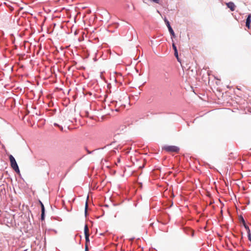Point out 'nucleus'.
Returning a JSON list of instances; mask_svg holds the SVG:
<instances>
[{
	"instance_id": "obj_13",
	"label": "nucleus",
	"mask_w": 251,
	"mask_h": 251,
	"mask_svg": "<svg viewBox=\"0 0 251 251\" xmlns=\"http://www.w3.org/2000/svg\"><path fill=\"white\" fill-rule=\"evenodd\" d=\"M54 125H55V126H58V127H59L60 129L61 130H63V127H62V126H59V125H57V124H54Z\"/></svg>"
},
{
	"instance_id": "obj_9",
	"label": "nucleus",
	"mask_w": 251,
	"mask_h": 251,
	"mask_svg": "<svg viewBox=\"0 0 251 251\" xmlns=\"http://www.w3.org/2000/svg\"><path fill=\"white\" fill-rule=\"evenodd\" d=\"M245 229H246L247 233H248V238L250 241H251V234L250 233V229L249 228V227L248 226H246Z\"/></svg>"
},
{
	"instance_id": "obj_3",
	"label": "nucleus",
	"mask_w": 251,
	"mask_h": 251,
	"mask_svg": "<svg viewBox=\"0 0 251 251\" xmlns=\"http://www.w3.org/2000/svg\"><path fill=\"white\" fill-rule=\"evenodd\" d=\"M165 21L166 25L168 28L170 33H171V34L172 36H175V32H174V30H173L172 28L171 27V26L170 25L169 22L168 21H167V20H165Z\"/></svg>"
},
{
	"instance_id": "obj_15",
	"label": "nucleus",
	"mask_w": 251,
	"mask_h": 251,
	"mask_svg": "<svg viewBox=\"0 0 251 251\" xmlns=\"http://www.w3.org/2000/svg\"><path fill=\"white\" fill-rule=\"evenodd\" d=\"M120 162V159H118V162Z\"/></svg>"
},
{
	"instance_id": "obj_12",
	"label": "nucleus",
	"mask_w": 251,
	"mask_h": 251,
	"mask_svg": "<svg viewBox=\"0 0 251 251\" xmlns=\"http://www.w3.org/2000/svg\"><path fill=\"white\" fill-rule=\"evenodd\" d=\"M85 251H88V245H87V244H85Z\"/></svg>"
},
{
	"instance_id": "obj_4",
	"label": "nucleus",
	"mask_w": 251,
	"mask_h": 251,
	"mask_svg": "<svg viewBox=\"0 0 251 251\" xmlns=\"http://www.w3.org/2000/svg\"><path fill=\"white\" fill-rule=\"evenodd\" d=\"M251 14H249L248 16V17L246 19V26L248 28H251Z\"/></svg>"
},
{
	"instance_id": "obj_14",
	"label": "nucleus",
	"mask_w": 251,
	"mask_h": 251,
	"mask_svg": "<svg viewBox=\"0 0 251 251\" xmlns=\"http://www.w3.org/2000/svg\"><path fill=\"white\" fill-rule=\"evenodd\" d=\"M87 208H88V203L86 201V203H85V211H86V210H87Z\"/></svg>"
},
{
	"instance_id": "obj_19",
	"label": "nucleus",
	"mask_w": 251,
	"mask_h": 251,
	"mask_svg": "<svg viewBox=\"0 0 251 251\" xmlns=\"http://www.w3.org/2000/svg\"><path fill=\"white\" fill-rule=\"evenodd\" d=\"M24 251H26V250Z\"/></svg>"
},
{
	"instance_id": "obj_18",
	"label": "nucleus",
	"mask_w": 251,
	"mask_h": 251,
	"mask_svg": "<svg viewBox=\"0 0 251 251\" xmlns=\"http://www.w3.org/2000/svg\"><path fill=\"white\" fill-rule=\"evenodd\" d=\"M236 211H237V207L236 208Z\"/></svg>"
},
{
	"instance_id": "obj_5",
	"label": "nucleus",
	"mask_w": 251,
	"mask_h": 251,
	"mask_svg": "<svg viewBox=\"0 0 251 251\" xmlns=\"http://www.w3.org/2000/svg\"><path fill=\"white\" fill-rule=\"evenodd\" d=\"M39 203L41 206V212H42L41 219H42V220H44V215H45V207H44L43 203L40 201H39Z\"/></svg>"
},
{
	"instance_id": "obj_8",
	"label": "nucleus",
	"mask_w": 251,
	"mask_h": 251,
	"mask_svg": "<svg viewBox=\"0 0 251 251\" xmlns=\"http://www.w3.org/2000/svg\"><path fill=\"white\" fill-rule=\"evenodd\" d=\"M226 4L227 6L229 8H230L231 11H234V7H235L234 3H233L232 2H229L226 3Z\"/></svg>"
},
{
	"instance_id": "obj_1",
	"label": "nucleus",
	"mask_w": 251,
	"mask_h": 251,
	"mask_svg": "<svg viewBox=\"0 0 251 251\" xmlns=\"http://www.w3.org/2000/svg\"><path fill=\"white\" fill-rule=\"evenodd\" d=\"M9 160L10 162V164L11 168L17 173H20V170L19 169L17 163L14 158V157L12 155H10L9 156Z\"/></svg>"
},
{
	"instance_id": "obj_2",
	"label": "nucleus",
	"mask_w": 251,
	"mask_h": 251,
	"mask_svg": "<svg viewBox=\"0 0 251 251\" xmlns=\"http://www.w3.org/2000/svg\"><path fill=\"white\" fill-rule=\"evenodd\" d=\"M162 149L169 152H178L179 150V148L175 146H165Z\"/></svg>"
},
{
	"instance_id": "obj_11",
	"label": "nucleus",
	"mask_w": 251,
	"mask_h": 251,
	"mask_svg": "<svg viewBox=\"0 0 251 251\" xmlns=\"http://www.w3.org/2000/svg\"><path fill=\"white\" fill-rule=\"evenodd\" d=\"M85 240H86V244L87 245L88 243L89 242V235H86V236H85Z\"/></svg>"
},
{
	"instance_id": "obj_16",
	"label": "nucleus",
	"mask_w": 251,
	"mask_h": 251,
	"mask_svg": "<svg viewBox=\"0 0 251 251\" xmlns=\"http://www.w3.org/2000/svg\"><path fill=\"white\" fill-rule=\"evenodd\" d=\"M236 89H237V90H239V89L237 86H236Z\"/></svg>"
},
{
	"instance_id": "obj_6",
	"label": "nucleus",
	"mask_w": 251,
	"mask_h": 251,
	"mask_svg": "<svg viewBox=\"0 0 251 251\" xmlns=\"http://www.w3.org/2000/svg\"><path fill=\"white\" fill-rule=\"evenodd\" d=\"M239 222L243 225V226H244V227L246 228V226H248L246 223V222L243 218V217L242 215H240L239 216Z\"/></svg>"
},
{
	"instance_id": "obj_17",
	"label": "nucleus",
	"mask_w": 251,
	"mask_h": 251,
	"mask_svg": "<svg viewBox=\"0 0 251 251\" xmlns=\"http://www.w3.org/2000/svg\"><path fill=\"white\" fill-rule=\"evenodd\" d=\"M236 187H237V186H238V184H237V183L236 184Z\"/></svg>"
},
{
	"instance_id": "obj_10",
	"label": "nucleus",
	"mask_w": 251,
	"mask_h": 251,
	"mask_svg": "<svg viewBox=\"0 0 251 251\" xmlns=\"http://www.w3.org/2000/svg\"><path fill=\"white\" fill-rule=\"evenodd\" d=\"M84 233H85V236L89 235V228H88V227L87 225H85V227H84Z\"/></svg>"
},
{
	"instance_id": "obj_7",
	"label": "nucleus",
	"mask_w": 251,
	"mask_h": 251,
	"mask_svg": "<svg viewBox=\"0 0 251 251\" xmlns=\"http://www.w3.org/2000/svg\"><path fill=\"white\" fill-rule=\"evenodd\" d=\"M172 47H173V49L174 50L175 56L176 57V58H177V60L178 61H179V58H178V52H177V48H176V46L175 45V44L174 43H173Z\"/></svg>"
}]
</instances>
